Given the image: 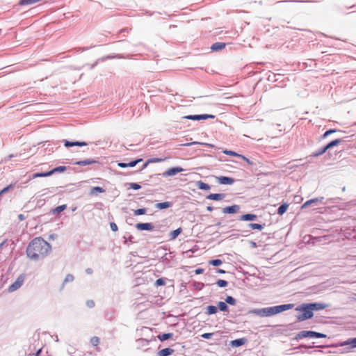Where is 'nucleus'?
Segmentation results:
<instances>
[{
  "label": "nucleus",
  "instance_id": "nucleus-45",
  "mask_svg": "<svg viewBox=\"0 0 356 356\" xmlns=\"http://www.w3.org/2000/svg\"><path fill=\"white\" fill-rule=\"evenodd\" d=\"M74 277L71 274H68L66 275L65 280H64V282L66 283V282H71L74 280Z\"/></svg>",
  "mask_w": 356,
  "mask_h": 356
},
{
  "label": "nucleus",
  "instance_id": "nucleus-36",
  "mask_svg": "<svg viewBox=\"0 0 356 356\" xmlns=\"http://www.w3.org/2000/svg\"><path fill=\"white\" fill-rule=\"evenodd\" d=\"M327 150V149H325V146L323 148L320 149L318 151L314 152L312 156H318L324 154Z\"/></svg>",
  "mask_w": 356,
  "mask_h": 356
},
{
  "label": "nucleus",
  "instance_id": "nucleus-19",
  "mask_svg": "<svg viewBox=\"0 0 356 356\" xmlns=\"http://www.w3.org/2000/svg\"><path fill=\"white\" fill-rule=\"evenodd\" d=\"M172 206V203L170 202H164L161 203H157L155 207L158 209H165L170 207Z\"/></svg>",
  "mask_w": 356,
  "mask_h": 356
},
{
  "label": "nucleus",
  "instance_id": "nucleus-47",
  "mask_svg": "<svg viewBox=\"0 0 356 356\" xmlns=\"http://www.w3.org/2000/svg\"><path fill=\"white\" fill-rule=\"evenodd\" d=\"M130 187L134 190H138L141 188L140 185H139L136 183H131L130 184Z\"/></svg>",
  "mask_w": 356,
  "mask_h": 356
},
{
  "label": "nucleus",
  "instance_id": "nucleus-25",
  "mask_svg": "<svg viewBox=\"0 0 356 356\" xmlns=\"http://www.w3.org/2000/svg\"><path fill=\"white\" fill-rule=\"evenodd\" d=\"M197 186L201 190L208 191L211 188L210 186L208 184H206L201 181H197Z\"/></svg>",
  "mask_w": 356,
  "mask_h": 356
},
{
  "label": "nucleus",
  "instance_id": "nucleus-23",
  "mask_svg": "<svg viewBox=\"0 0 356 356\" xmlns=\"http://www.w3.org/2000/svg\"><path fill=\"white\" fill-rule=\"evenodd\" d=\"M97 163L95 160L93 159H86L83 161H77L75 163L76 165H91L93 163Z\"/></svg>",
  "mask_w": 356,
  "mask_h": 356
},
{
  "label": "nucleus",
  "instance_id": "nucleus-22",
  "mask_svg": "<svg viewBox=\"0 0 356 356\" xmlns=\"http://www.w3.org/2000/svg\"><path fill=\"white\" fill-rule=\"evenodd\" d=\"M341 345H350L353 348H356V337L347 339L346 341H343Z\"/></svg>",
  "mask_w": 356,
  "mask_h": 356
},
{
  "label": "nucleus",
  "instance_id": "nucleus-12",
  "mask_svg": "<svg viewBox=\"0 0 356 356\" xmlns=\"http://www.w3.org/2000/svg\"><path fill=\"white\" fill-rule=\"evenodd\" d=\"M323 199L324 198L321 197L307 200L302 205V208L304 209L309 206H311L312 204H317L318 202H321L323 200Z\"/></svg>",
  "mask_w": 356,
  "mask_h": 356
},
{
  "label": "nucleus",
  "instance_id": "nucleus-26",
  "mask_svg": "<svg viewBox=\"0 0 356 356\" xmlns=\"http://www.w3.org/2000/svg\"><path fill=\"white\" fill-rule=\"evenodd\" d=\"M173 336V334L172 333H165V334H160L158 336V338L161 341H165V340H168L170 338H172Z\"/></svg>",
  "mask_w": 356,
  "mask_h": 356
},
{
  "label": "nucleus",
  "instance_id": "nucleus-7",
  "mask_svg": "<svg viewBox=\"0 0 356 356\" xmlns=\"http://www.w3.org/2000/svg\"><path fill=\"white\" fill-rule=\"evenodd\" d=\"M184 171V169L181 167H175V168H169L168 170H167L165 172H164L163 173V177H170V176H174L177 173H179V172H181Z\"/></svg>",
  "mask_w": 356,
  "mask_h": 356
},
{
  "label": "nucleus",
  "instance_id": "nucleus-52",
  "mask_svg": "<svg viewBox=\"0 0 356 356\" xmlns=\"http://www.w3.org/2000/svg\"><path fill=\"white\" fill-rule=\"evenodd\" d=\"M240 158L243 159L244 161H245L248 164L250 165H252V162H251L248 158H246L245 156H239Z\"/></svg>",
  "mask_w": 356,
  "mask_h": 356
},
{
  "label": "nucleus",
  "instance_id": "nucleus-29",
  "mask_svg": "<svg viewBox=\"0 0 356 356\" xmlns=\"http://www.w3.org/2000/svg\"><path fill=\"white\" fill-rule=\"evenodd\" d=\"M341 139H336L334 140H332V142L329 143L327 145H325V149H330L335 145H337L341 143Z\"/></svg>",
  "mask_w": 356,
  "mask_h": 356
},
{
  "label": "nucleus",
  "instance_id": "nucleus-21",
  "mask_svg": "<svg viewBox=\"0 0 356 356\" xmlns=\"http://www.w3.org/2000/svg\"><path fill=\"white\" fill-rule=\"evenodd\" d=\"M174 352V350L170 348H163L159 352V356H168Z\"/></svg>",
  "mask_w": 356,
  "mask_h": 356
},
{
  "label": "nucleus",
  "instance_id": "nucleus-33",
  "mask_svg": "<svg viewBox=\"0 0 356 356\" xmlns=\"http://www.w3.org/2000/svg\"><path fill=\"white\" fill-rule=\"evenodd\" d=\"M248 227H250L251 229H259V230H261L264 228L262 225L257 224V223H250L248 225Z\"/></svg>",
  "mask_w": 356,
  "mask_h": 356
},
{
  "label": "nucleus",
  "instance_id": "nucleus-39",
  "mask_svg": "<svg viewBox=\"0 0 356 356\" xmlns=\"http://www.w3.org/2000/svg\"><path fill=\"white\" fill-rule=\"evenodd\" d=\"M225 302L231 305L236 304V300L232 296H227L225 299Z\"/></svg>",
  "mask_w": 356,
  "mask_h": 356
},
{
  "label": "nucleus",
  "instance_id": "nucleus-11",
  "mask_svg": "<svg viewBox=\"0 0 356 356\" xmlns=\"http://www.w3.org/2000/svg\"><path fill=\"white\" fill-rule=\"evenodd\" d=\"M239 209H240L239 206L235 204V205L225 207L222 210V212L224 213H235L239 211Z\"/></svg>",
  "mask_w": 356,
  "mask_h": 356
},
{
  "label": "nucleus",
  "instance_id": "nucleus-50",
  "mask_svg": "<svg viewBox=\"0 0 356 356\" xmlns=\"http://www.w3.org/2000/svg\"><path fill=\"white\" fill-rule=\"evenodd\" d=\"M86 305L89 307V308H92L95 306V302L93 300H88L86 302Z\"/></svg>",
  "mask_w": 356,
  "mask_h": 356
},
{
  "label": "nucleus",
  "instance_id": "nucleus-30",
  "mask_svg": "<svg viewBox=\"0 0 356 356\" xmlns=\"http://www.w3.org/2000/svg\"><path fill=\"white\" fill-rule=\"evenodd\" d=\"M287 208H288V205L287 204H282L277 209V213L279 215H282L284 214L286 210H287Z\"/></svg>",
  "mask_w": 356,
  "mask_h": 356
},
{
  "label": "nucleus",
  "instance_id": "nucleus-4",
  "mask_svg": "<svg viewBox=\"0 0 356 356\" xmlns=\"http://www.w3.org/2000/svg\"><path fill=\"white\" fill-rule=\"evenodd\" d=\"M306 337L325 338L326 335L314 331H301L298 334V338L302 339Z\"/></svg>",
  "mask_w": 356,
  "mask_h": 356
},
{
  "label": "nucleus",
  "instance_id": "nucleus-58",
  "mask_svg": "<svg viewBox=\"0 0 356 356\" xmlns=\"http://www.w3.org/2000/svg\"><path fill=\"white\" fill-rule=\"evenodd\" d=\"M207 210L209 211H213V207H207Z\"/></svg>",
  "mask_w": 356,
  "mask_h": 356
},
{
  "label": "nucleus",
  "instance_id": "nucleus-13",
  "mask_svg": "<svg viewBox=\"0 0 356 356\" xmlns=\"http://www.w3.org/2000/svg\"><path fill=\"white\" fill-rule=\"evenodd\" d=\"M225 197V195L223 193H211V194L209 195L207 197V198L209 200H211L218 201V200H221L224 199Z\"/></svg>",
  "mask_w": 356,
  "mask_h": 356
},
{
  "label": "nucleus",
  "instance_id": "nucleus-41",
  "mask_svg": "<svg viewBox=\"0 0 356 356\" xmlns=\"http://www.w3.org/2000/svg\"><path fill=\"white\" fill-rule=\"evenodd\" d=\"M222 261L220 259H213L209 261V264H211L215 266H218L221 265Z\"/></svg>",
  "mask_w": 356,
  "mask_h": 356
},
{
  "label": "nucleus",
  "instance_id": "nucleus-40",
  "mask_svg": "<svg viewBox=\"0 0 356 356\" xmlns=\"http://www.w3.org/2000/svg\"><path fill=\"white\" fill-rule=\"evenodd\" d=\"M225 154L227 155H229V156H242L241 154H238V153L235 152H233V151H230V150H225L223 152Z\"/></svg>",
  "mask_w": 356,
  "mask_h": 356
},
{
  "label": "nucleus",
  "instance_id": "nucleus-53",
  "mask_svg": "<svg viewBox=\"0 0 356 356\" xmlns=\"http://www.w3.org/2000/svg\"><path fill=\"white\" fill-rule=\"evenodd\" d=\"M203 272H204V269H203V268H197V269L195 270V274H197V275L202 274V273H203Z\"/></svg>",
  "mask_w": 356,
  "mask_h": 356
},
{
  "label": "nucleus",
  "instance_id": "nucleus-46",
  "mask_svg": "<svg viewBox=\"0 0 356 356\" xmlns=\"http://www.w3.org/2000/svg\"><path fill=\"white\" fill-rule=\"evenodd\" d=\"M165 282L164 280L162 278H159V279L156 280V281L155 282V284L156 286H163V285H165Z\"/></svg>",
  "mask_w": 356,
  "mask_h": 356
},
{
  "label": "nucleus",
  "instance_id": "nucleus-6",
  "mask_svg": "<svg viewBox=\"0 0 356 356\" xmlns=\"http://www.w3.org/2000/svg\"><path fill=\"white\" fill-rule=\"evenodd\" d=\"M184 119L192 120H207L209 118L213 119L215 115H209V114H203V115H189L183 117Z\"/></svg>",
  "mask_w": 356,
  "mask_h": 356
},
{
  "label": "nucleus",
  "instance_id": "nucleus-32",
  "mask_svg": "<svg viewBox=\"0 0 356 356\" xmlns=\"http://www.w3.org/2000/svg\"><path fill=\"white\" fill-rule=\"evenodd\" d=\"M66 208H67L66 204L58 206L53 210V213H59L62 212L63 211H64Z\"/></svg>",
  "mask_w": 356,
  "mask_h": 356
},
{
  "label": "nucleus",
  "instance_id": "nucleus-37",
  "mask_svg": "<svg viewBox=\"0 0 356 356\" xmlns=\"http://www.w3.org/2000/svg\"><path fill=\"white\" fill-rule=\"evenodd\" d=\"M147 212V209L145 208L138 209L134 211L135 216L144 215Z\"/></svg>",
  "mask_w": 356,
  "mask_h": 356
},
{
  "label": "nucleus",
  "instance_id": "nucleus-27",
  "mask_svg": "<svg viewBox=\"0 0 356 356\" xmlns=\"http://www.w3.org/2000/svg\"><path fill=\"white\" fill-rule=\"evenodd\" d=\"M217 307L213 305H209L207 307V314L209 315L214 314L217 312Z\"/></svg>",
  "mask_w": 356,
  "mask_h": 356
},
{
  "label": "nucleus",
  "instance_id": "nucleus-15",
  "mask_svg": "<svg viewBox=\"0 0 356 356\" xmlns=\"http://www.w3.org/2000/svg\"><path fill=\"white\" fill-rule=\"evenodd\" d=\"M246 339L245 338H241L238 339H235L231 341V345L232 346L238 347L245 344Z\"/></svg>",
  "mask_w": 356,
  "mask_h": 356
},
{
  "label": "nucleus",
  "instance_id": "nucleus-3",
  "mask_svg": "<svg viewBox=\"0 0 356 356\" xmlns=\"http://www.w3.org/2000/svg\"><path fill=\"white\" fill-rule=\"evenodd\" d=\"M252 313L255 314L259 316H273L277 314H279L277 306H274L268 308H265L262 309L254 310Z\"/></svg>",
  "mask_w": 356,
  "mask_h": 356
},
{
  "label": "nucleus",
  "instance_id": "nucleus-1",
  "mask_svg": "<svg viewBox=\"0 0 356 356\" xmlns=\"http://www.w3.org/2000/svg\"><path fill=\"white\" fill-rule=\"evenodd\" d=\"M51 250V245L42 237H35L28 245L27 257L33 260H39L47 257Z\"/></svg>",
  "mask_w": 356,
  "mask_h": 356
},
{
  "label": "nucleus",
  "instance_id": "nucleus-18",
  "mask_svg": "<svg viewBox=\"0 0 356 356\" xmlns=\"http://www.w3.org/2000/svg\"><path fill=\"white\" fill-rule=\"evenodd\" d=\"M293 307H294V305L293 304H286V305H278L277 306V309H278V312L279 313L282 312L286 311V310L291 309H292Z\"/></svg>",
  "mask_w": 356,
  "mask_h": 356
},
{
  "label": "nucleus",
  "instance_id": "nucleus-24",
  "mask_svg": "<svg viewBox=\"0 0 356 356\" xmlns=\"http://www.w3.org/2000/svg\"><path fill=\"white\" fill-rule=\"evenodd\" d=\"M51 175H53V172H51V170H50V171L46 172H37V173H34L32 175V177L33 178H37V177H48V176H50Z\"/></svg>",
  "mask_w": 356,
  "mask_h": 356
},
{
  "label": "nucleus",
  "instance_id": "nucleus-57",
  "mask_svg": "<svg viewBox=\"0 0 356 356\" xmlns=\"http://www.w3.org/2000/svg\"><path fill=\"white\" fill-rule=\"evenodd\" d=\"M19 218L21 220H23L24 219V216L22 214L19 215Z\"/></svg>",
  "mask_w": 356,
  "mask_h": 356
},
{
  "label": "nucleus",
  "instance_id": "nucleus-2",
  "mask_svg": "<svg viewBox=\"0 0 356 356\" xmlns=\"http://www.w3.org/2000/svg\"><path fill=\"white\" fill-rule=\"evenodd\" d=\"M296 310L300 312V314L297 316V319L298 321H303L312 318L314 316V314L312 312V309L308 303H303L300 305L296 307Z\"/></svg>",
  "mask_w": 356,
  "mask_h": 356
},
{
  "label": "nucleus",
  "instance_id": "nucleus-55",
  "mask_svg": "<svg viewBox=\"0 0 356 356\" xmlns=\"http://www.w3.org/2000/svg\"><path fill=\"white\" fill-rule=\"evenodd\" d=\"M42 350V347H40L37 350H36V353H35V355L38 356L40 352Z\"/></svg>",
  "mask_w": 356,
  "mask_h": 356
},
{
  "label": "nucleus",
  "instance_id": "nucleus-17",
  "mask_svg": "<svg viewBox=\"0 0 356 356\" xmlns=\"http://www.w3.org/2000/svg\"><path fill=\"white\" fill-rule=\"evenodd\" d=\"M87 143L85 142H70L66 141L65 143V146L67 147H72V146H86Z\"/></svg>",
  "mask_w": 356,
  "mask_h": 356
},
{
  "label": "nucleus",
  "instance_id": "nucleus-49",
  "mask_svg": "<svg viewBox=\"0 0 356 356\" xmlns=\"http://www.w3.org/2000/svg\"><path fill=\"white\" fill-rule=\"evenodd\" d=\"M110 227H111V229H112V231H113V232H117L118 229V227L115 222H111Z\"/></svg>",
  "mask_w": 356,
  "mask_h": 356
},
{
  "label": "nucleus",
  "instance_id": "nucleus-14",
  "mask_svg": "<svg viewBox=\"0 0 356 356\" xmlns=\"http://www.w3.org/2000/svg\"><path fill=\"white\" fill-rule=\"evenodd\" d=\"M225 46L226 44L224 42H216L211 45V49L213 51H220L223 49L225 47Z\"/></svg>",
  "mask_w": 356,
  "mask_h": 356
},
{
  "label": "nucleus",
  "instance_id": "nucleus-10",
  "mask_svg": "<svg viewBox=\"0 0 356 356\" xmlns=\"http://www.w3.org/2000/svg\"><path fill=\"white\" fill-rule=\"evenodd\" d=\"M218 183L220 184L231 185L234 182V179L231 177L221 176L218 177Z\"/></svg>",
  "mask_w": 356,
  "mask_h": 356
},
{
  "label": "nucleus",
  "instance_id": "nucleus-9",
  "mask_svg": "<svg viewBox=\"0 0 356 356\" xmlns=\"http://www.w3.org/2000/svg\"><path fill=\"white\" fill-rule=\"evenodd\" d=\"M308 304H309L312 312L314 310H316V311L321 310V309H323L327 307L326 304L321 303V302L308 303Z\"/></svg>",
  "mask_w": 356,
  "mask_h": 356
},
{
  "label": "nucleus",
  "instance_id": "nucleus-31",
  "mask_svg": "<svg viewBox=\"0 0 356 356\" xmlns=\"http://www.w3.org/2000/svg\"><path fill=\"white\" fill-rule=\"evenodd\" d=\"M165 159H160V158H154V159H149L143 165V168H146L147 165H148L149 163H158V162H161V161H163Z\"/></svg>",
  "mask_w": 356,
  "mask_h": 356
},
{
  "label": "nucleus",
  "instance_id": "nucleus-42",
  "mask_svg": "<svg viewBox=\"0 0 356 356\" xmlns=\"http://www.w3.org/2000/svg\"><path fill=\"white\" fill-rule=\"evenodd\" d=\"M216 284L220 287H225L228 284L227 282L223 280H218Z\"/></svg>",
  "mask_w": 356,
  "mask_h": 356
},
{
  "label": "nucleus",
  "instance_id": "nucleus-5",
  "mask_svg": "<svg viewBox=\"0 0 356 356\" xmlns=\"http://www.w3.org/2000/svg\"><path fill=\"white\" fill-rule=\"evenodd\" d=\"M24 280H25V275L22 274V275H19L17 278L15 282L9 286L8 291L11 293V292H14V291H17V289H19L22 286V284L24 282Z\"/></svg>",
  "mask_w": 356,
  "mask_h": 356
},
{
  "label": "nucleus",
  "instance_id": "nucleus-35",
  "mask_svg": "<svg viewBox=\"0 0 356 356\" xmlns=\"http://www.w3.org/2000/svg\"><path fill=\"white\" fill-rule=\"evenodd\" d=\"M218 305V307H219L220 311H222V312H227L228 311V307H227V305H226L225 302H219Z\"/></svg>",
  "mask_w": 356,
  "mask_h": 356
},
{
  "label": "nucleus",
  "instance_id": "nucleus-48",
  "mask_svg": "<svg viewBox=\"0 0 356 356\" xmlns=\"http://www.w3.org/2000/svg\"><path fill=\"white\" fill-rule=\"evenodd\" d=\"M334 132H336L335 129H330L324 133V134L323 135V137L326 138L327 136H329L330 134L334 133Z\"/></svg>",
  "mask_w": 356,
  "mask_h": 356
},
{
  "label": "nucleus",
  "instance_id": "nucleus-44",
  "mask_svg": "<svg viewBox=\"0 0 356 356\" xmlns=\"http://www.w3.org/2000/svg\"><path fill=\"white\" fill-rule=\"evenodd\" d=\"M142 161V159H136L134 161L127 163V167H134L137 163Z\"/></svg>",
  "mask_w": 356,
  "mask_h": 356
},
{
  "label": "nucleus",
  "instance_id": "nucleus-34",
  "mask_svg": "<svg viewBox=\"0 0 356 356\" xmlns=\"http://www.w3.org/2000/svg\"><path fill=\"white\" fill-rule=\"evenodd\" d=\"M66 169H67L66 166L60 165V166L56 167V168H54L53 170H51V172H53V174L55 172H63L64 171L66 170Z\"/></svg>",
  "mask_w": 356,
  "mask_h": 356
},
{
  "label": "nucleus",
  "instance_id": "nucleus-38",
  "mask_svg": "<svg viewBox=\"0 0 356 356\" xmlns=\"http://www.w3.org/2000/svg\"><path fill=\"white\" fill-rule=\"evenodd\" d=\"M100 339L97 337H93L90 339V343L92 346H97L99 343Z\"/></svg>",
  "mask_w": 356,
  "mask_h": 356
},
{
  "label": "nucleus",
  "instance_id": "nucleus-54",
  "mask_svg": "<svg viewBox=\"0 0 356 356\" xmlns=\"http://www.w3.org/2000/svg\"><path fill=\"white\" fill-rule=\"evenodd\" d=\"M118 165L119 167H120V168H127V163H119L118 164Z\"/></svg>",
  "mask_w": 356,
  "mask_h": 356
},
{
  "label": "nucleus",
  "instance_id": "nucleus-51",
  "mask_svg": "<svg viewBox=\"0 0 356 356\" xmlns=\"http://www.w3.org/2000/svg\"><path fill=\"white\" fill-rule=\"evenodd\" d=\"M213 335V333H204L202 334V337L204 339H210Z\"/></svg>",
  "mask_w": 356,
  "mask_h": 356
},
{
  "label": "nucleus",
  "instance_id": "nucleus-56",
  "mask_svg": "<svg viewBox=\"0 0 356 356\" xmlns=\"http://www.w3.org/2000/svg\"><path fill=\"white\" fill-rule=\"evenodd\" d=\"M217 273H220V274H224V273H225V271L224 270H222V269H218L217 270Z\"/></svg>",
  "mask_w": 356,
  "mask_h": 356
},
{
  "label": "nucleus",
  "instance_id": "nucleus-28",
  "mask_svg": "<svg viewBox=\"0 0 356 356\" xmlns=\"http://www.w3.org/2000/svg\"><path fill=\"white\" fill-rule=\"evenodd\" d=\"M182 229L181 227L172 231L171 233H170V237H171V239L174 240L175 239L178 235L181 232Z\"/></svg>",
  "mask_w": 356,
  "mask_h": 356
},
{
  "label": "nucleus",
  "instance_id": "nucleus-8",
  "mask_svg": "<svg viewBox=\"0 0 356 356\" xmlns=\"http://www.w3.org/2000/svg\"><path fill=\"white\" fill-rule=\"evenodd\" d=\"M136 228L138 230L152 231L154 229V225L149 222H140L136 225Z\"/></svg>",
  "mask_w": 356,
  "mask_h": 356
},
{
  "label": "nucleus",
  "instance_id": "nucleus-43",
  "mask_svg": "<svg viewBox=\"0 0 356 356\" xmlns=\"http://www.w3.org/2000/svg\"><path fill=\"white\" fill-rule=\"evenodd\" d=\"M13 188V184L8 185V186H6V188H4L3 189H2L0 191V196L3 194L6 193V192H8L10 189H12Z\"/></svg>",
  "mask_w": 356,
  "mask_h": 356
},
{
  "label": "nucleus",
  "instance_id": "nucleus-20",
  "mask_svg": "<svg viewBox=\"0 0 356 356\" xmlns=\"http://www.w3.org/2000/svg\"><path fill=\"white\" fill-rule=\"evenodd\" d=\"M105 192V189L99 186L92 187L90 191V194L91 195H97V193H102Z\"/></svg>",
  "mask_w": 356,
  "mask_h": 356
},
{
  "label": "nucleus",
  "instance_id": "nucleus-16",
  "mask_svg": "<svg viewBox=\"0 0 356 356\" xmlns=\"http://www.w3.org/2000/svg\"><path fill=\"white\" fill-rule=\"evenodd\" d=\"M257 216L255 214L248 213V214L242 215L240 217V220H254L257 219Z\"/></svg>",
  "mask_w": 356,
  "mask_h": 356
}]
</instances>
